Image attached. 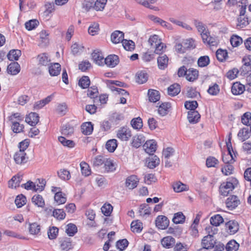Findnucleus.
I'll list each match as a JSON object with an SVG mask.
<instances>
[{"instance_id":"nucleus-48","label":"nucleus","mask_w":251,"mask_h":251,"mask_svg":"<svg viewBox=\"0 0 251 251\" xmlns=\"http://www.w3.org/2000/svg\"><path fill=\"white\" fill-rule=\"evenodd\" d=\"M54 200L58 204H61L66 202V198L65 197V195H63L61 192L58 191L55 194Z\"/></svg>"},{"instance_id":"nucleus-44","label":"nucleus","mask_w":251,"mask_h":251,"mask_svg":"<svg viewBox=\"0 0 251 251\" xmlns=\"http://www.w3.org/2000/svg\"><path fill=\"white\" fill-rule=\"evenodd\" d=\"M182 44L185 50L193 49L195 48V41L192 38H188L182 40Z\"/></svg>"},{"instance_id":"nucleus-46","label":"nucleus","mask_w":251,"mask_h":251,"mask_svg":"<svg viewBox=\"0 0 251 251\" xmlns=\"http://www.w3.org/2000/svg\"><path fill=\"white\" fill-rule=\"evenodd\" d=\"M142 228V223L139 220L133 221L131 224V229L133 232H140Z\"/></svg>"},{"instance_id":"nucleus-21","label":"nucleus","mask_w":251,"mask_h":251,"mask_svg":"<svg viewBox=\"0 0 251 251\" xmlns=\"http://www.w3.org/2000/svg\"><path fill=\"white\" fill-rule=\"evenodd\" d=\"M145 141V137L143 135H136L132 138L131 145L133 147L138 148L141 146Z\"/></svg>"},{"instance_id":"nucleus-15","label":"nucleus","mask_w":251,"mask_h":251,"mask_svg":"<svg viewBox=\"0 0 251 251\" xmlns=\"http://www.w3.org/2000/svg\"><path fill=\"white\" fill-rule=\"evenodd\" d=\"M21 70L20 65L17 62L11 63L7 68V73L11 75H16L18 74Z\"/></svg>"},{"instance_id":"nucleus-22","label":"nucleus","mask_w":251,"mask_h":251,"mask_svg":"<svg viewBox=\"0 0 251 251\" xmlns=\"http://www.w3.org/2000/svg\"><path fill=\"white\" fill-rule=\"evenodd\" d=\"M160 163L159 158L156 155L149 157L147 160V166L150 169H153L157 166Z\"/></svg>"},{"instance_id":"nucleus-47","label":"nucleus","mask_w":251,"mask_h":251,"mask_svg":"<svg viewBox=\"0 0 251 251\" xmlns=\"http://www.w3.org/2000/svg\"><path fill=\"white\" fill-rule=\"evenodd\" d=\"M77 230V227L73 224H69L66 226V232L70 236H73Z\"/></svg>"},{"instance_id":"nucleus-28","label":"nucleus","mask_w":251,"mask_h":251,"mask_svg":"<svg viewBox=\"0 0 251 251\" xmlns=\"http://www.w3.org/2000/svg\"><path fill=\"white\" fill-rule=\"evenodd\" d=\"M148 94L149 100L151 102H155L160 99V94L158 91L150 89Z\"/></svg>"},{"instance_id":"nucleus-63","label":"nucleus","mask_w":251,"mask_h":251,"mask_svg":"<svg viewBox=\"0 0 251 251\" xmlns=\"http://www.w3.org/2000/svg\"><path fill=\"white\" fill-rule=\"evenodd\" d=\"M188 247L185 243L177 242L174 245V251H188Z\"/></svg>"},{"instance_id":"nucleus-6","label":"nucleus","mask_w":251,"mask_h":251,"mask_svg":"<svg viewBox=\"0 0 251 251\" xmlns=\"http://www.w3.org/2000/svg\"><path fill=\"white\" fill-rule=\"evenodd\" d=\"M104 64L110 68H114L119 63V58L118 55L110 54L104 59Z\"/></svg>"},{"instance_id":"nucleus-3","label":"nucleus","mask_w":251,"mask_h":251,"mask_svg":"<svg viewBox=\"0 0 251 251\" xmlns=\"http://www.w3.org/2000/svg\"><path fill=\"white\" fill-rule=\"evenodd\" d=\"M215 244L216 239L212 235L209 234L203 237L201 242V247L208 250L214 248Z\"/></svg>"},{"instance_id":"nucleus-7","label":"nucleus","mask_w":251,"mask_h":251,"mask_svg":"<svg viewBox=\"0 0 251 251\" xmlns=\"http://www.w3.org/2000/svg\"><path fill=\"white\" fill-rule=\"evenodd\" d=\"M155 225L159 229H165L169 225V220L167 217L160 215L155 220Z\"/></svg>"},{"instance_id":"nucleus-30","label":"nucleus","mask_w":251,"mask_h":251,"mask_svg":"<svg viewBox=\"0 0 251 251\" xmlns=\"http://www.w3.org/2000/svg\"><path fill=\"white\" fill-rule=\"evenodd\" d=\"M32 202L38 207H43L45 205V201L42 196L35 195L32 198Z\"/></svg>"},{"instance_id":"nucleus-53","label":"nucleus","mask_w":251,"mask_h":251,"mask_svg":"<svg viewBox=\"0 0 251 251\" xmlns=\"http://www.w3.org/2000/svg\"><path fill=\"white\" fill-rule=\"evenodd\" d=\"M90 84V80L87 76H82L79 80L78 85L83 89L87 88Z\"/></svg>"},{"instance_id":"nucleus-9","label":"nucleus","mask_w":251,"mask_h":251,"mask_svg":"<svg viewBox=\"0 0 251 251\" xmlns=\"http://www.w3.org/2000/svg\"><path fill=\"white\" fill-rule=\"evenodd\" d=\"M14 159L18 164H22L26 163L28 160V157L25 152L21 151H17L14 155Z\"/></svg>"},{"instance_id":"nucleus-39","label":"nucleus","mask_w":251,"mask_h":251,"mask_svg":"<svg viewBox=\"0 0 251 251\" xmlns=\"http://www.w3.org/2000/svg\"><path fill=\"white\" fill-rule=\"evenodd\" d=\"M81 172L83 175L85 176H89L91 173L89 165L85 162L82 161L80 163Z\"/></svg>"},{"instance_id":"nucleus-57","label":"nucleus","mask_w":251,"mask_h":251,"mask_svg":"<svg viewBox=\"0 0 251 251\" xmlns=\"http://www.w3.org/2000/svg\"><path fill=\"white\" fill-rule=\"evenodd\" d=\"M52 215L57 219L62 220L65 218L66 214L62 209H56L53 210Z\"/></svg>"},{"instance_id":"nucleus-19","label":"nucleus","mask_w":251,"mask_h":251,"mask_svg":"<svg viewBox=\"0 0 251 251\" xmlns=\"http://www.w3.org/2000/svg\"><path fill=\"white\" fill-rule=\"evenodd\" d=\"M138 182L137 177L135 175H132L126 178V185L129 189H133L137 187Z\"/></svg>"},{"instance_id":"nucleus-11","label":"nucleus","mask_w":251,"mask_h":251,"mask_svg":"<svg viewBox=\"0 0 251 251\" xmlns=\"http://www.w3.org/2000/svg\"><path fill=\"white\" fill-rule=\"evenodd\" d=\"M23 179V175L17 174L13 176L8 181V186L9 188H16L20 186V183Z\"/></svg>"},{"instance_id":"nucleus-51","label":"nucleus","mask_w":251,"mask_h":251,"mask_svg":"<svg viewBox=\"0 0 251 251\" xmlns=\"http://www.w3.org/2000/svg\"><path fill=\"white\" fill-rule=\"evenodd\" d=\"M105 161V158L103 156L98 155L94 158L92 163L94 167H97L104 164Z\"/></svg>"},{"instance_id":"nucleus-2","label":"nucleus","mask_w":251,"mask_h":251,"mask_svg":"<svg viewBox=\"0 0 251 251\" xmlns=\"http://www.w3.org/2000/svg\"><path fill=\"white\" fill-rule=\"evenodd\" d=\"M130 128L126 126L120 127L117 131V137L123 141H127L131 137Z\"/></svg>"},{"instance_id":"nucleus-26","label":"nucleus","mask_w":251,"mask_h":251,"mask_svg":"<svg viewBox=\"0 0 251 251\" xmlns=\"http://www.w3.org/2000/svg\"><path fill=\"white\" fill-rule=\"evenodd\" d=\"M49 71L50 75L57 76L61 71V65L58 63L51 64L49 68Z\"/></svg>"},{"instance_id":"nucleus-8","label":"nucleus","mask_w":251,"mask_h":251,"mask_svg":"<svg viewBox=\"0 0 251 251\" xmlns=\"http://www.w3.org/2000/svg\"><path fill=\"white\" fill-rule=\"evenodd\" d=\"M225 226L226 231L231 235L234 234L239 230V224L235 220H231L226 223Z\"/></svg>"},{"instance_id":"nucleus-43","label":"nucleus","mask_w":251,"mask_h":251,"mask_svg":"<svg viewBox=\"0 0 251 251\" xmlns=\"http://www.w3.org/2000/svg\"><path fill=\"white\" fill-rule=\"evenodd\" d=\"M193 23L194 25L197 29L198 32H200V33H203V32H205V31L208 30L206 28V25L201 22L198 20H194L193 21Z\"/></svg>"},{"instance_id":"nucleus-1","label":"nucleus","mask_w":251,"mask_h":251,"mask_svg":"<svg viewBox=\"0 0 251 251\" xmlns=\"http://www.w3.org/2000/svg\"><path fill=\"white\" fill-rule=\"evenodd\" d=\"M231 140V133H230L228 135V141L226 142L228 152L227 154H224L223 155V161L226 164H232L235 161L233 154H232V152H233V151L232 149Z\"/></svg>"},{"instance_id":"nucleus-41","label":"nucleus","mask_w":251,"mask_h":251,"mask_svg":"<svg viewBox=\"0 0 251 251\" xmlns=\"http://www.w3.org/2000/svg\"><path fill=\"white\" fill-rule=\"evenodd\" d=\"M35 183L36 184L35 192H41L44 190L46 184V181L45 179L39 178Z\"/></svg>"},{"instance_id":"nucleus-62","label":"nucleus","mask_w":251,"mask_h":251,"mask_svg":"<svg viewBox=\"0 0 251 251\" xmlns=\"http://www.w3.org/2000/svg\"><path fill=\"white\" fill-rule=\"evenodd\" d=\"M230 41L233 47H238L243 42L242 38L237 35H232L230 38Z\"/></svg>"},{"instance_id":"nucleus-20","label":"nucleus","mask_w":251,"mask_h":251,"mask_svg":"<svg viewBox=\"0 0 251 251\" xmlns=\"http://www.w3.org/2000/svg\"><path fill=\"white\" fill-rule=\"evenodd\" d=\"M124 34L123 32L116 30L111 34V40L114 44L119 43L124 40Z\"/></svg>"},{"instance_id":"nucleus-38","label":"nucleus","mask_w":251,"mask_h":251,"mask_svg":"<svg viewBox=\"0 0 251 251\" xmlns=\"http://www.w3.org/2000/svg\"><path fill=\"white\" fill-rule=\"evenodd\" d=\"M239 247V244L236 241L232 240L226 244V249L227 251H236Z\"/></svg>"},{"instance_id":"nucleus-40","label":"nucleus","mask_w":251,"mask_h":251,"mask_svg":"<svg viewBox=\"0 0 251 251\" xmlns=\"http://www.w3.org/2000/svg\"><path fill=\"white\" fill-rule=\"evenodd\" d=\"M74 131V127L69 124L64 125L62 127L61 133L64 135H71Z\"/></svg>"},{"instance_id":"nucleus-36","label":"nucleus","mask_w":251,"mask_h":251,"mask_svg":"<svg viewBox=\"0 0 251 251\" xmlns=\"http://www.w3.org/2000/svg\"><path fill=\"white\" fill-rule=\"evenodd\" d=\"M39 63L43 66L49 65L50 60L46 53H41L38 56Z\"/></svg>"},{"instance_id":"nucleus-32","label":"nucleus","mask_w":251,"mask_h":251,"mask_svg":"<svg viewBox=\"0 0 251 251\" xmlns=\"http://www.w3.org/2000/svg\"><path fill=\"white\" fill-rule=\"evenodd\" d=\"M118 146L117 141L116 139H113L109 140L107 141L105 148L110 152H113Z\"/></svg>"},{"instance_id":"nucleus-18","label":"nucleus","mask_w":251,"mask_h":251,"mask_svg":"<svg viewBox=\"0 0 251 251\" xmlns=\"http://www.w3.org/2000/svg\"><path fill=\"white\" fill-rule=\"evenodd\" d=\"M200 118L201 115L197 111H189L188 112L187 119L191 124H195L197 123Z\"/></svg>"},{"instance_id":"nucleus-50","label":"nucleus","mask_w":251,"mask_h":251,"mask_svg":"<svg viewBox=\"0 0 251 251\" xmlns=\"http://www.w3.org/2000/svg\"><path fill=\"white\" fill-rule=\"evenodd\" d=\"M216 56L219 61L223 62L228 57L227 52L226 50L218 49L216 51Z\"/></svg>"},{"instance_id":"nucleus-17","label":"nucleus","mask_w":251,"mask_h":251,"mask_svg":"<svg viewBox=\"0 0 251 251\" xmlns=\"http://www.w3.org/2000/svg\"><path fill=\"white\" fill-rule=\"evenodd\" d=\"M169 58L166 54H161L157 58L158 67L160 70H164L168 67Z\"/></svg>"},{"instance_id":"nucleus-60","label":"nucleus","mask_w":251,"mask_h":251,"mask_svg":"<svg viewBox=\"0 0 251 251\" xmlns=\"http://www.w3.org/2000/svg\"><path fill=\"white\" fill-rule=\"evenodd\" d=\"M104 164L105 169L107 172H113L116 169L115 165L111 159H106Z\"/></svg>"},{"instance_id":"nucleus-59","label":"nucleus","mask_w":251,"mask_h":251,"mask_svg":"<svg viewBox=\"0 0 251 251\" xmlns=\"http://www.w3.org/2000/svg\"><path fill=\"white\" fill-rule=\"evenodd\" d=\"M122 43L123 47L126 50H131L134 49V42L131 40H127L124 39L122 41Z\"/></svg>"},{"instance_id":"nucleus-56","label":"nucleus","mask_w":251,"mask_h":251,"mask_svg":"<svg viewBox=\"0 0 251 251\" xmlns=\"http://www.w3.org/2000/svg\"><path fill=\"white\" fill-rule=\"evenodd\" d=\"M107 0H97L94 6V9L96 11H102L105 6Z\"/></svg>"},{"instance_id":"nucleus-61","label":"nucleus","mask_w":251,"mask_h":251,"mask_svg":"<svg viewBox=\"0 0 251 251\" xmlns=\"http://www.w3.org/2000/svg\"><path fill=\"white\" fill-rule=\"evenodd\" d=\"M249 24L248 18L247 17H239L238 18V24L237 28L238 29L242 28L246 26Z\"/></svg>"},{"instance_id":"nucleus-27","label":"nucleus","mask_w":251,"mask_h":251,"mask_svg":"<svg viewBox=\"0 0 251 251\" xmlns=\"http://www.w3.org/2000/svg\"><path fill=\"white\" fill-rule=\"evenodd\" d=\"M251 132L249 127L243 128L241 129L238 133V137L241 140L244 141L248 139L250 137Z\"/></svg>"},{"instance_id":"nucleus-14","label":"nucleus","mask_w":251,"mask_h":251,"mask_svg":"<svg viewBox=\"0 0 251 251\" xmlns=\"http://www.w3.org/2000/svg\"><path fill=\"white\" fill-rule=\"evenodd\" d=\"M175 243V239L170 236L164 237L161 241L162 246L166 249H170L173 247Z\"/></svg>"},{"instance_id":"nucleus-52","label":"nucleus","mask_w":251,"mask_h":251,"mask_svg":"<svg viewBox=\"0 0 251 251\" xmlns=\"http://www.w3.org/2000/svg\"><path fill=\"white\" fill-rule=\"evenodd\" d=\"M58 141L64 146L69 148H73L75 146V143L73 141L66 139L64 137H58Z\"/></svg>"},{"instance_id":"nucleus-37","label":"nucleus","mask_w":251,"mask_h":251,"mask_svg":"<svg viewBox=\"0 0 251 251\" xmlns=\"http://www.w3.org/2000/svg\"><path fill=\"white\" fill-rule=\"evenodd\" d=\"M210 221L211 224L216 226H219L224 222V219L220 214H217L211 217Z\"/></svg>"},{"instance_id":"nucleus-55","label":"nucleus","mask_w":251,"mask_h":251,"mask_svg":"<svg viewBox=\"0 0 251 251\" xmlns=\"http://www.w3.org/2000/svg\"><path fill=\"white\" fill-rule=\"evenodd\" d=\"M102 213L105 216H109L113 210V206L109 203H105L101 208Z\"/></svg>"},{"instance_id":"nucleus-23","label":"nucleus","mask_w":251,"mask_h":251,"mask_svg":"<svg viewBox=\"0 0 251 251\" xmlns=\"http://www.w3.org/2000/svg\"><path fill=\"white\" fill-rule=\"evenodd\" d=\"M81 129L82 132L86 135H90L93 130V125L91 122H86L81 126Z\"/></svg>"},{"instance_id":"nucleus-10","label":"nucleus","mask_w":251,"mask_h":251,"mask_svg":"<svg viewBox=\"0 0 251 251\" xmlns=\"http://www.w3.org/2000/svg\"><path fill=\"white\" fill-rule=\"evenodd\" d=\"M59 247L61 251H68L72 248V244L70 238L64 237L60 239Z\"/></svg>"},{"instance_id":"nucleus-25","label":"nucleus","mask_w":251,"mask_h":251,"mask_svg":"<svg viewBox=\"0 0 251 251\" xmlns=\"http://www.w3.org/2000/svg\"><path fill=\"white\" fill-rule=\"evenodd\" d=\"M198 71L193 68H190L187 71L186 78L189 81H193L198 78Z\"/></svg>"},{"instance_id":"nucleus-49","label":"nucleus","mask_w":251,"mask_h":251,"mask_svg":"<svg viewBox=\"0 0 251 251\" xmlns=\"http://www.w3.org/2000/svg\"><path fill=\"white\" fill-rule=\"evenodd\" d=\"M148 80V75L147 73L141 72L136 75V81L139 84H143Z\"/></svg>"},{"instance_id":"nucleus-16","label":"nucleus","mask_w":251,"mask_h":251,"mask_svg":"<svg viewBox=\"0 0 251 251\" xmlns=\"http://www.w3.org/2000/svg\"><path fill=\"white\" fill-rule=\"evenodd\" d=\"M245 90V86L238 82L234 83L231 87V92L234 95H240Z\"/></svg>"},{"instance_id":"nucleus-58","label":"nucleus","mask_w":251,"mask_h":251,"mask_svg":"<svg viewBox=\"0 0 251 251\" xmlns=\"http://www.w3.org/2000/svg\"><path fill=\"white\" fill-rule=\"evenodd\" d=\"M58 176L63 180H69L71 178V175L67 170L61 169L57 172Z\"/></svg>"},{"instance_id":"nucleus-4","label":"nucleus","mask_w":251,"mask_h":251,"mask_svg":"<svg viewBox=\"0 0 251 251\" xmlns=\"http://www.w3.org/2000/svg\"><path fill=\"white\" fill-rule=\"evenodd\" d=\"M234 188L235 186L233 182L230 181L224 182L221 184L219 187V191L222 195L226 196Z\"/></svg>"},{"instance_id":"nucleus-29","label":"nucleus","mask_w":251,"mask_h":251,"mask_svg":"<svg viewBox=\"0 0 251 251\" xmlns=\"http://www.w3.org/2000/svg\"><path fill=\"white\" fill-rule=\"evenodd\" d=\"M180 92V86L177 83L171 85L168 88V93L170 96H175L178 95Z\"/></svg>"},{"instance_id":"nucleus-13","label":"nucleus","mask_w":251,"mask_h":251,"mask_svg":"<svg viewBox=\"0 0 251 251\" xmlns=\"http://www.w3.org/2000/svg\"><path fill=\"white\" fill-rule=\"evenodd\" d=\"M143 148L147 153L152 154L156 151V145L155 142L149 140L146 142L143 145Z\"/></svg>"},{"instance_id":"nucleus-33","label":"nucleus","mask_w":251,"mask_h":251,"mask_svg":"<svg viewBox=\"0 0 251 251\" xmlns=\"http://www.w3.org/2000/svg\"><path fill=\"white\" fill-rule=\"evenodd\" d=\"M170 107L171 105L169 103H162L158 107V113L160 115L164 116L167 114L169 112L168 109Z\"/></svg>"},{"instance_id":"nucleus-34","label":"nucleus","mask_w":251,"mask_h":251,"mask_svg":"<svg viewBox=\"0 0 251 251\" xmlns=\"http://www.w3.org/2000/svg\"><path fill=\"white\" fill-rule=\"evenodd\" d=\"M21 55V51L19 50H11L7 54V58L9 60H18Z\"/></svg>"},{"instance_id":"nucleus-64","label":"nucleus","mask_w":251,"mask_h":251,"mask_svg":"<svg viewBox=\"0 0 251 251\" xmlns=\"http://www.w3.org/2000/svg\"><path fill=\"white\" fill-rule=\"evenodd\" d=\"M242 122L244 125L250 126L251 124V113L246 112L242 117Z\"/></svg>"},{"instance_id":"nucleus-24","label":"nucleus","mask_w":251,"mask_h":251,"mask_svg":"<svg viewBox=\"0 0 251 251\" xmlns=\"http://www.w3.org/2000/svg\"><path fill=\"white\" fill-rule=\"evenodd\" d=\"M92 57L94 61L98 65H104V57L101 55V53L95 50L92 53Z\"/></svg>"},{"instance_id":"nucleus-12","label":"nucleus","mask_w":251,"mask_h":251,"mask_svg":"<svg viewBox=\"0 0 251 251\" xmlns=\"http://www.w3.org/2000/svg\"><path fill=\"white\" fill-rule=\"evenodd\" d=\"M39 121V117L38 114L31 112L25 117V122L31 126H35Z\"/></svg>"},{"instance_id":"nucleus-5","label":"nucleus","mask_w":251,"mask_h":251,"mask_svg":"<svg viewBox=\"0 0 251 251\" xmlns=\"http://www.w3.org/2000/svg\"><path fill=\"white\" fill-rule=\"evenodd\" d=\"M240 204L238 198L235 195L230 196L226 200V204L227 208L232 210L237 207Z\"/></svg>"},{"instance_id":"nucleus-42","label":"nucleus","mask_w":251,"mask_h":251,"mask_svg":"<svg viewBox=\"0 0 251 251\" xmlns=\"http://www.w3.org/2000/svg\"><path fill=\"white\" fill-rule=\"evenodd\" d=\"M185 219V216L181 212L175 213L173 218V222L176 224H182L184 222Z\"/></svg>"},{"instance_id":"nucleus-31","label":"nucleus","mask_w":251,"mask_h":251,"mask_svg":"<svg viewBox=\"0 0 251 251\" xmlns=\"http://www.w3.org/2000/svg\"><path fill=\"white\" fill-rule=\"evenodd\" d=\"M53 97V94L48 96L45 99H44L39 101L36 102L34 107L37 109H40L46 104L50 102Z\"/></svg>"},{"instance_id":"nucleus-45","label":"nucleus","mask_w":251,"mask_h":251,"mask_svg":"<svg viewBox=\"0 0 251 251\" xmlns=\"http://www.w3.org/2000/svg\"><path fill=\"white\" fill-rule=\"evenodd\" d=\"M26 198L21 194L17 196L15 200V203L18 208H21L26 203Z\"/></svg>"},{"instance_id":"nucleus-35","label":"nucleus","mask_w":251,"mask_h":251,"mask_svg":"<svg viewBox=\"0 0 251 251\" xmlns=\"http://www.w3.org/2000/svg\"><path fill=\"white\" fill-rule=\"evenodd\" d=\"M41 226L37 223L29 224V232L32 235H38L40 232Z\"/></svg>"},{"instance_id":"nucleus-54","label":"nucleus","mask_w":251,"mask_h":251,"mask_svg":"<svg viewBox=\"0 0 251 251\" xmlns=\"http://www.w3.org/2000/svg\"><path fill=\"white\" fill-rule=\"evenodd\" d=\"M131 125L134 129H140L143 126L142 120L141 118H134L131 121Z\"/></svg>"}]
</instances>
